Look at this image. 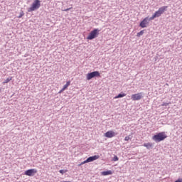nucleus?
I'll use <instances>...</instances> for the list:
<instances>
[{
  "label": "nucleus",
  "instance_id": "nucleus-1",
  "mask_svg": "<svg viewBox=\"0 0 182 182\" xmlns=\"http://www.w3.org/2000/svg\"><path fill=\"white\" fill-rule=\"evenodd\" d=\"M165 139H167V135L164 132H159L152 136V140H154V141H156V143H160V141H163V140H164Z\"/></svg>",
  "mask_w": 182,
  "mask_h": 182
},
{
  "label": "nucleus",
  "instance_id": "nucleus-2",
  "mask_svg": "<svg viewBox=\"0 0 182 182\" xmlns=\"http://www.w3.org/2000/svg\"><path fill=\"white\" fill-rule=\"evenodd\" d=\"M167 8V6H164L159 8V10L156 11L151 17H150V19H152L153 21V19H156V18H159V16H161V15L166 12Z\"/></svg>",
  "mask_w": 182,
  "mask_h": 182
},
{
  "label": "nucleus",
  "instance_id": "nucleus-3",
  "mask_svg": "<svg viewBox=\"0 0 182 182\" xmlns=\"http://www.w3.org/2000/svg\"><path fill=\"white\" fill-rule=\"evenodd\" d=\"M41 8V1L40 0H34L31 6L27 9L28 12H33L37 11Z\"/></svg>",
  "mask_w": 182,
  "mask_h": 182
},
{
  "label": "nucleus",
  "instance_id": "nucleus-4",
  "mask_svg": "<svg viewBox=\"0 0 182 182\" xmlns=\"http://www.w3.org/2000/svg\"><path fill=\"white\" fill-rule=\"evenodd\" d=\"M100 32V30L99 28H95L93 31H92L89 35L87 37V39L88 41H92L93 39H95V38H97L99 36V33Z\"/></svg>",
  "mask_w": 182,
  "mask_h": 182
},
{
  "label": "nucleus",
  "instance_id": "nucleus-5",
  "mask_svg": "<svg viewBox=\"0 0 182 182\" xmlns=\"http://www.w3.org/2000/svg\"><path fill=\"white\" fill-rule=\"evenodd\" d=\"M100 77V73L99 71H94L90 73H87L86 75L87 80H91L93 77Z\"/></svg>",
  "mask_w": 182,
  "mask_h": 182
},
{
  "label": "nucleus",
  "instance_id": "nucleus-6",
  "mask_svg": "<svg viewBox=\"0 0 182 182\" xmlns=\"http://www.w3.org/2000/svg\"><path fill=\"white\" fill-rule=\"evenodd\" d=\"M150 21H153V19H150V18L146 17L141 21L139 26L141 28H147L149 23H150Z\"/></svg>",
  "mask_w": 182,
  "mask_h": 182
},
{
  "label": "nucleus",
  "instance_id": "nucleus-7",
  "mask_svg": "<svg viewBox=\"0 0 182 182\" xmlns=\"http://www.w3.org/2000/svg\"><path fill=\"white\" fill-rule=\"evenodd\" d=\"M144 97V94L143 92H139V93H136V94H133L131 96V99L132 100H133L134 102H136L137 100H141V99H143Z\"/></svg>",
  "mask_w": 182,
  "mask_h": 182
},
{
  "label": "nucleus",
  "instance_id": "nucleus-8",
  "mask_svg": "<svg viewBox=\"0 0 182 182\" xmlns=\"http://www.w3.org/2000/svg\"><path fill=\"white\" fill-rule=\"evenodd\" d=\"M36 173H38V170H36V168H32V169L26 170L24 172V174L25 176H28V177H33V176L36 174Z\"/></svg>",
  "mask_w": 182,
  "mask_h": 182
},
{
  "label": "nucleus",
  "instance_id": "nucleus-9",
  "mask_svg": "<svg viewBox=\"0 0 182 182\" xmlns=\"http://www.w3.org/2000/svg\"><path fill=\"white\" fill-rule=\"evenodd\" d=\"M117 134H116V132H114V131H107L106 133L104 134L105 137H107V139H112V137H114L115 136H117Z\"/></svg>",
  "mask_w": 182,
  "mask_h": 182
},
{
  "label": "nucleus",
  "instance_id": "nucleus-10",
  "mask_svg": "<svg viewBox=\"0 0 182 182\" xmlns=\"http://www.w3.org/2000/svg\"><path fill=\"white\" fill-rule=\"evenodd\" d=\"M100 158V156L99 155H95L93 156H90L89 158H87L86 159L87 163H92V161H95V160H97Z\"/></svg>",
  "mask_w": 182,
  "mask_h": 182
},
{
  "label": "nucleus",
  "instance_id": "nucleus-11",
  "mask_svg": "<svg viewBox=\"0 0 182 182\" xmlns=\"http://www.w3.org/2000/svg\"><path fill=\"white\" fill-rule=\"evenodd\" d=\"M101 174L102 176H112V174H113V171H102Z\"/></svg>",
  "mask_w": 182,
  "mask_h": 182
},
{
  "label": "nucleus",
  "instance_id": "nucleus-12",
  "mask_svg": "<svg viewBox=\"0 0 182 182\" xmlns=\"http://www.w3.org/2000/svg\"><path fill=\"white\" fill-rule=\"evenodd\" d=\"M144 147H146L147 149H151L153 147V144L151 143H145L144 144Z\"/></svg>",
  "mask_w": 182,
  "mask_h": 182
},
{
  "label": "nucleus",
  "instance_id": "nucleus-13",
  "mask_svg": "<svg viewBox=\"0 0 182 182\" xmlns=\"http://www.w3.org/2000/svg\"><path fill=\"white\" fill-rule=\"evenodd\" d=\"M124 96H126V94H124V93H120V94H119L118 95L115 96V97H114V99H120V98H122V97H124Z\"/></svg>",
  "mask_w": 182,
  "mask_h": 182
},
{
  "label": "nucleus",
  "instance_id": "nucleus-14",
  "mask_svg": "<svg viewBox=\"0 0 182 182\" xmlns=\"http://www.w3.org/2000/svg\"><path fill=\"white\" fill-rule=\"evenodd\" d=\"M69 86H70V81H68L66 82V84L63 87V90H66Z\"/></svg>",
  "mask_w": 182,
  "mask_h": 182
},
{
  "label": "nucleus",
  "instance_id": "nucleus-15",
  "mask_svg": "<svg viewBox=\"0 0 182 182\" xmlns=\"http://www.w3.org/2000/svg\"><path fill=\"white\" fill-rule=\"evenodd\" d=\"M11 80H12V77L6 78V80L3 82V85H5L6 83H9V82H11Z\"/></svg>",
  "mask_w": 182,
  "mask_h": 182
},
{
  "label": "nucleus",
  "instance_id": "nucleus-16",
  "mask_svg": "<svg viewBox=\"0 0 182 182\" xmlns=\"http://www.w3.org/2000/svg\"><path fill=\"white\" fill-rule=\"evenodd\" d=\"M144 31L142 30L140 32L137 33L136 36L140 38V36H142V35H144Z\"/></svg>",
  "mask_w": 182,
  "mask_h": 182
},
{
  "label": "nucleus",
  "instance_id": "nucleus-17",
  "mask_svg": "<svg viewBox=\"0 0 182 182\" xmlns=\"http://www.w3.org/2000/svg\"><path fill=\"white\" fill-rule=\"evenodd\" d=\"M67 172H68V170L61 169L59 171V173H60V174H63L64 173H67Z\"/></svg>",
  "mask_w": 182,
  "mask_h": 182
},
{
  "label": "nucleus",
  "instance_id": "nucleus-18",
  "mask_svg": "<svg viewBox=\"0 0 182 182\" xmlns=\"http://www.w3.org/2000/svg\"><path fill=\"white\" fill-rule=\"evenodd\" d=\"M23 15H25V14H23V11H21L20 15L18 16V18H22V16H23Z\"/></svg>",
  "mask_w": 182,
  "mask_h": 182
},
{
  "label": "nucleus",
  "instance_id": "nucleus-19",
  "mask_svg": "<svg viewBox=\"0 0 182 182\" xmlns=\"http://www.w3.org/2000/svg\"><path fill=\"white\" fill-rule=\"evenodd\" d=\"M124 140L125 141H129V140H130V136H125Z\"/></svg>",
  "mask_w": 182,
  "mask_h": 182
},
{
  "label": "nucleus",
  "instance_id": "nucleus-20",
  "mask_svg": "<svg viewBox=\"0 0 182 182\" xmlns=\"http://www.w3.org/2000/svg\"><path fill=\"white\" fill-rule=\"evenodd\" d=\"M86 163H87V160H85V161L81 162V164H80V166H83V164H86Z\"/></svg>",
  "mask_w": 182,
  "mask_h": 182
},
{
  "label": "nucleus",
  "instance_id": "nucleus-21",
  "mask_svg": "<svg viewBox=\"0 0 182 182\" xmlns=\"http://www.w3.org/2000/svg\"><path fill=\"white\" fill-rule=\"evenodd\" d=\"M169 104H170V102H168V103H167V102H164V103L162 104V106H168Z\"/></svg>",
  "mask_w": 182,
  "mask_h": 182
},
{
  "label": "nucleus",
  "instance_id": "nucleus-22",
  "mask_svg": "<svg viewBox=\"0 0 182 182\" xmlns=\"http://www.w3.org/2000/svg\"><path fill=\"white\" fill-rule=\"evenodd\" d=\"M119 161V158L117 157V156H115L114 157V161Z\"/></svg>",
  "mask_w": 182,
  "mask_h": 182
},
{
  "label": "nucleus",
  "instance_id": "nucleus-23",
  "mask_svg": "<svg viewBox=\"0 0 182 182\" xmlns=\"http://www.w3.org/2000/svg\"><path fill=\"white\" fill-rule=\"evenodd\" d=\"M62 92H65V90H63V88L60 90V91L59 92V93H62Z\"/></svg>",
  "mask_w": 182,
  "mask_h": 182
},
{
  "label": "nucleus",
  "instance_id": "nucleus-24",
  "mask_svg": "<svg viewBox=\"0 0 182 182\" xmlns=\"http://www.w3.org/2000/svg\"><path fill=\"white\" fill-rule=\"evenodd\" d=\"M70 9H65L64 11H70Z\"/></svg>",
  "mask_w": 182,
  "mask_h": 182
},
{
  "label": "nucleus",
  "instance_id": "nucleus-25",
  "mask_svg": "<svg viewBox=\"0 0 182 182\" xmlns=\"http://www.w3.org/2000/svg\"><path fill=\"white\" fill-rule=\"evenodd\" d=\"M61 182H70V181H61Z\"/></svg>",
  "mask_w": 182,
  "mask_h": 182
},
{
  "label": "nucleus",
  "instance_id": "nucleus-26",
  "mask_svg": "<svg viewBox=\"0 0 182 182\" xmlns=\"http://www.w3.org/2000/svg\"><path fill=\"white\" fill-rule=\"evenodd\" d=\"M0 92H1V90H0Z\"/></svg>",
  "mask_w": 182,
  "mask_h": 182
}]
</instances>
